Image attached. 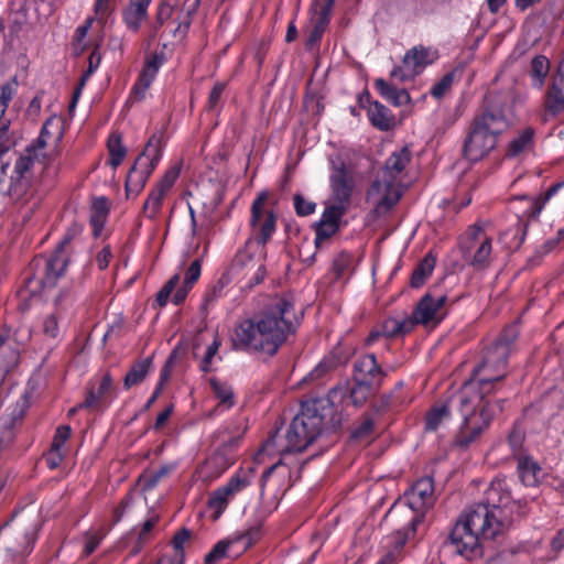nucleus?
Here are the masks:
<instances>
[{"mask_svg":"<svg viewBox=\"0 0 564 564\" xmlns=\"http://www.w3.org/2000/svg\"><path fill=\"white\" fill-rule=\"evenodd\" d=\"M151 0H130L129 7L123 13L127 26L137 31L147 17L148 7Z\"/></svg>","mask_w":564,"mask_h":564,"instance_id":"nucleus-28","label":"nucleus"},{"mask_svg":"<svg viewBox=\"0 0 564 564\" xmlns=\"http://www.w3.org/2000/svg\"><path fill=\"white\" fill-rule=\"evenodd\" d=\"M76 234L75 229H69L62 241L57 245L54 252L46 260L45 274L42 279L44 286L52 288L56 281L64 275L67 263L69 261V253L67 247Z\"/></svg>","mask_w":564,"mask_h":564,"instance_id":"nucleus-15","label":"nucleus"},{"mask_svg":"<svg viewBox=\"0 0 564 564\" xmlns=\"http://www.w3.org/2000/svg\"><path fill=\"white\" fill-rule=\"evenodd\" d=\"M17 86H18L17 79L12 78L10 82H8L7 84H4L1 87L0 101H2V104L9 106V102L11 101V99L15 93Z\"/></svg>","mask_w":564,"mask_h":564,"instance_id":"nucleus-63","label":"nucleus"},{"mask_svg":"<svg viewBox=\"0 0 564 564\" xmlns=\"http://www.w3.org/2000/svg\"><path fill=\"white\" fill-rule=\"evenodd\" d=\"M467 236L469 241L462 243L466 260L476 269L482 270L490 263L491 239L482 235L478 225H473Z\"/></svg>","mask_w":564,"mask_h":564,"instance_id":"nucleus-12","label":"nucleus"},{"mask_svg":"<svg viewBox=\"0 0 564 564\" xmlns=\"http://www.w3.org/2000/svg\"><path fill=\"white\" fill-rule=\"evenodd\" d=\"M339 228V225L318 223L316 226L315 243L319 245L323 240L330 238Z\"/></svg>","mask_w":564,"mask_h":564,"instance_id":"nucleus-54","label":"nucleus"},{"mask_svg":"<svg viewBox=\"0 0 564 564\" xmlns=\"http://www.w3.org/2000/svg\"><path fill=\"white\" fill-rule=\"evenodd\" d=\"M70 435V427L68 425H62L56 430L51 451L59 452L66 440Z\"/></svg>","mask_w":564,"mask_h":564,"instance_id":"nucleus-59","label":"nucleus"},{"mask_svg":"<svg viewBox=\"0 0 564 564\" xmlns=\"http://www.w3.org/2000/svg\"><path fill=\"white\" fill-rule=\"evenodd\" d=\"M213 392L218 400L217 409H230L235 404V394L231 386L226 382H221L216 378L209 380Z\"/></svg>","mask_w":564,"mask_h":564,"instance_id":"nucleus-32","label":"nucleus"},{"mask_svg":"<svg viewBox=\"0 0 564 564\" xmlns=\"http://www.w3.org/2000/svg\"><path fill=\"white\" fill-rule=\"evenodd\" d=\"M170 473V468L167 466L161 467L158 471L151 473L147 476L142 477V487L143 490H151L154 488L161 478L167 476Z\"/></svg>","mask_w":564,"mask_h":564,"instance_id":"nucleus-52","label":"nucleus"},{"mask_svg":"<svg viewBox=\"0 0 564 564\" xmlns=\"http://www.w3.org/2000/svg\"><path fill=\"white\" fill-rule=\"evenodd\" d=\"M267 199V194L262 192L253 200L250 224L258 234L254 241H248L245 248L237 252L232 261L234 268L247 269L246 276H249V288L261 283L265 276L264 246L275 230V215L272 210L263 208Z\"/></svg>","mask_w":564,"mask_h":564,"instance_id":"nucleus-5","label":"nucleus"},{"mask_svg":"<svg viewBox=\"0 0 564 564\" xmlns=\"http://www.w3.org/2000/svg\"><path fill=\"white\" fill-rule=\"evenodd\" d=\"M178 282H180V274L176 273L173 276H171V279L159 291V293L156 295V303L160 307L164 306L167 303L172 292L175 290Z\"/></svg>","mask_w":564,"mask_h":564,"instance_id":"nucleus-49","label":"nucleus"},{"mask_svg":"<svg viewBox=\"0 0 564 564\" xmlns=\"http://www.w3.org/2000/svg\"><path fill=\"white\" fill-rule=\"evenodd\" d=\"M534 131L531 128L524 129L516 139L509 143L508 156H517L527 150L533 139Z\"/></svg>","mask_w":564,"mask_h":564,"instance_id":"nucleus-39","label":"nucleus"},{"mask_svg":"<svg viewBox=\"0 0 564 564\" xmlns=\"http://www.w3.org/2000/svg\"><path fill=\"white\" fill-rule=\"evenodd\" d=\"M200 260L196 259L191 263L186 271L183 285L175 292L172 299L175 305H180L184 302L193 284L198 280L200 275Z\"/></svg>","mask_w":564,"mask_h":564,"instance_id":"nucleus-30","label":"nucleus"},{"mask_svg":"<svg viewBox=\"0 0 564 564\" xmlns=\"http://www.w3.org/2000/svg\"><path fill=\"white\" fill-rule=\"evenodd\" d=\"M447 301L446 295L444 294H432L431 292L426 293L417 303L412 316H410L411 321L414 322V326L416 324L422 325H437L446 315L445 303Z\"/></svg>","mask_w":564,"mask_h":564,"instance_id":"nucleus-14","label":"nucleus"},{"mask_svg":"<svg viewBox=\"0 0 564 564\" xmlns=\"http://www.w3.org/2000/svg\"><path fill=\"white\" fill-rule=\"evenodd\" d=\"M372 387L368 384L357 383L351 388L349 399L355 406H361L368 399Z\"/></svg>","mask_w":564,"mask_h":564,"instance_id":"nucleus-47","label":"nucleus"},{"mask_svg":"<svg viewBox=\"0 0 564 564\" xmlns=\"http://www.w3.org/2000/svg\"><path fill=\"white\" fill-rule=\"evenodd\" d=\"M386 372L378 365L373 354L358 358L354 365V380L357 383L368 384L372 388L380 387Z\"/></svg>","mask_w":564,"mask_h":564,"instance_id":"nucleus-18","label":"nucleus"},{"mask_svg":"<svg viewBox=\"0 0 564 564\" xmlns=\"http://www.w3.org/2000/svg\"><path fill=\"white\" fill-rule=\"evenodd\" d=\"M13 440L12 421H0V452Z\"/></svg>","mask_w":564,"mask_h":564,"instance_id":"nucleus-58","label":"nucleus"},{"mask_svg":"<svg viewBox=\"0 0 564 564\" xmlns=\"http://www.w3.org/2000/svg\"><path fill=\"white\" fill-rule=\"evenodd\" d=\"M164 195L165 194L162 193V191H159L156 188H153L150 192L142 207V213L145 217H148L149 219H154L156 217L162 207Z\"/></svg>","mask_w":564,"mask_h":564,"instance_id":"nucleus-38","label":"nucleus"},{"mask_svg":"<svg viewBox=\"0 0 564 564\" xmlns=\"http://www.w3.org/2000/svg\"><path fill=\"white\" fill-rule=\"evenodd\" d=\"M174 6L175 2L162 0V2L159 6L155 22L152 26L151 36L155 37L158 35L160 28L172 17Z\"/></svg>","mask_w":564,"mask_h":564,"instance_id":"nucleus-43","label":"nucleus"},{"mask_svg":"<svg viewBox=\"0 0 564 564\" xmlns=\"http://www.w3.org/2000/svg\"><path fill=\"white\" fill-rule=\"evenodd\" d=\"M332 199L335 203L348 205L355 188V180L352 172L344 162H333L332 173L329 176Z\"/></svg>","mask_w":564,"mask_h":564,"instance_id":"nucleus-16","label":"nucleus"},{"mask_svg":"<svg viewBox=\"0 0 564 564\" xmlns=\"http://www.w3.org/2000/svg\"><path fill=\"white\" fill-rule=\"evenodd\" d=\"M508 127L501 109L490 106L474 118L470 131L464 142L463 154L469 162H478L495 149L497 137Z\"/></svg>","mask_w":564,"mask_h":564,"instance_id":"nucleus-8","label":"nucleus"},{"mask_svg":"<svg viewBox=\"0 0 564 564\" xmlns=\"http://www.w3.org/2000/svg\"><path fill=\"white\" fill-rule=\"evenodd\" d=\"M162 155V137L154 133L150 137L144 149L137 158L126 180V191L139 194L144 187L148 178L156 167Z\"/></svg>","mask_w":564,"mask_h":564,"instance_id":"nucleus-10","label":"nucleus"},{"mask_svg":"<svg viewBox=\"0 0 564 564\" xmlns=\"http://www.w3.org/2000/svg\"><path fill=\"white\" fill-rule=\"evenodd\" d=\"M416 529L412 531V519L410 520V524L406 529L398 530L394 536V547L393 551L398 554L400 553L403 545L406 543L408 540L411 539L412 535H414Z\"/></svg>","mask_w":564,"mask_h":564,"instance_id":"nucleus-55","label":"nucleus"},{"mask_svg":"<svg viewBox=\"0 0 564 564\" xmlns=\"http://www.w3.org/2000/svg\"><path fill=\"white\" fill-rule=\"evenodd\" d=\"M293 202L295 212L299 216H308L315 212L316 204L306 200L301 194H295Z\"/></svg>","mask_w":564,"mask_h":564,"instance_id":"nucleus-51","label":"nucleus"},{"mask_svg":"<svg viewBox=\"0 0 564 564\" xmlns=\"http://www.w3.org/2000/svg\"><path fill=\"white\" fill-rule=\"evenodd\" d=\"M375 87L378 89L380 95L397 107L406 105L410 102V95L405 89H399L393 84L388 83L382 78L375 80Z\"/></svg>","mask_w":564,"mask_h":564,"instance_id":"nucleus-27","label":"nucleus"},{"mask_svg":"<svg viewBox=\"0 0 564 564\" xmlns=\"http://www.w3.org/2000/svg\"><path fill=\"white\" fill-rule=\"evenodd\" d=\"M414 327V322L410 317L403 319L388 318L386 319L380 330H372L367 339L368 343L375 341L380 336L395 337L410 333Z\"/></svg>","mask_w":564,"mask_h":564,"instance_id":"nucleus-24","label":"nucleus"},{"mask_svg":"<svg viewBox=\"0 0 564 564\" xmlns=\"http://www.w3.org/2000/svg\"><path fill=\"white\" fill-rule=\"evenodd\" d=\"M550 72V61L543 56L538 55L531 61V77L534 87L541 88Z\"/></svg>","mask_w":564,"mask_h":564,"instance_id":"nucleus-35","label":"nucleus"},{"mask_svg":"<svg viewBox=\"0 0 564 564\" xmlns=\"http://www.w3.org/2000/svg\"><path fill=\"white\" fill-rule=\"evenodd\" d=\"M437 57L438 54L436 50L416 45L404 54L402 63L406 64L409 73L415 72V76H417L427 65L433 64Z\"/></svg>","mask_w":564,"mask_h":564,"instance_id":"nucleus-22","label":"nucleus"},{"mask_svg":"<svg viewBox=\"0 0 564 564\" xmlns=\"http://www.w3.org/2000/svg\"><path fill=\"white\" fill-rule=\"evenodd\" d=\"M46 145V139L43 135H39L37 139L30 144L22 155H30L32 158V165L35 161L40 160L41 156H44L41 152Z\"/></svg>","mask_w":564,"mask_h":564,"instance_id":"nucleus-53","label":"nucleus"},{"mask_svg":"<svg viewBox=\"0 0 564 564\" xmlns=\"http://www.w3.org/2000/svg\"><path fill=\"white\" fill-rule=\"evenodd\" d=\"M115 390L113 378L109 371L102 372L87 387V395L79 404L82 409H99L101 402Z\"/></svg>","mask_w":564,"mask_h":564,"instance_id":"nucleus-19","label":"nucleus"},{"mask_svg":"<svg viewBox=\"0 0 564 564\" xmlns=\"http://www.w3.org/2000/svg\"><path fill=\"white\" fill-rule=\"evenodd\" d=\"M249 485L250 479L247 475L241 476L237 474L225 486L214 490L208 499V507L214 511V519H218L227 508L230 499Z\"/></svg>","mask_w":564,"mask_h":564,"instance_id":"nucleus-17","label":"nucleus"},{"mask_svg":"<svg viewBox=\"0 0 564 564\" xmlns=\"http://www.w3.org/2000/svg\"><path fill=\"white\" fill-rule=\"evenodd\" d=\"M563 187V182L555 183L545 192L544 195H541L532 199V207L529 216L533 218L538 217L540 213L543 210L545 204Z\"/></svg>","mask_w":564,"mask_h":564,"instance_id":"nucleus-41","label":"nucleus"},{"mask_svg":"<svg viewBox=\"0 0 564 564\" xmlns=\"http://www.w3.org/2000/svg\"><path fill=\"white\" fill-rule=\"evenodd\" d=\"M345 397L344 388H333L327 397L304 402L288 429L283 452H302L318 437L335 432L343 422L336 403Z\"/></svg>","mask_w":564,"mask_h":564,"instance_id":"nucleus-4","label":"nucleus"},{"mask_svg":"<svg viewBox=\"0 0 564 564\" xmlns=\"http://www.w3.org/2000/svg\"><path fill=\"white\" fill-rule=\"evenodd\" d=\"M523 440H524L523 434L518 430H513L508 436V443L514 454L516 459L518 456H523L521 454V447H522Z\"/></svg>","mask_w":564,"mask_h":564,"instance_id":"nucleus-61","label":"nucleus"},{"mask_svg":"<svg viewBox=\"0 0 564 564\" xmlns=\"http://www.w3.org/2000/svg\"><path fill=\"white\" fill-rule=\"evenodd\" d=\"M411 152L406 147L393 152L384 166L371 183L367 192V202L373 205L376 217L387 215L402 197L400 175L410 163Z\"/></svg>","mask_w":564,"mask_h":564,"instance_id":"nucleus-7","label":"nucleus"},{"mask_svg":"<svg viewBox=\"0 0 564 564\" xmlns=\"http://www.w3.org/2000/svg\"><path fill=\"white\" fill-rule=\"evenodd\" d=\"M300 324L293 303L285 297H274L258 316L236 327L232 344L237 349L273 356Z\"/></svg>","mask_w":564,"mask_h":564,"instance_id":"nucleus-3","label":"nucleus"},{"mask_svg":"<svg viewBox=\"0 0 564 564\" xmlns=\"http://www.w3.org/2000/svg\"><path fill=\"white\" fill-rule=\"evenodd\" d=\"M109 164L116 169L121 164L127 155V148L122 143V135L113 132L109 135L108 142Z\"/></svg>","mask_w":564,"mask_h":564,"instance_id":"nucleus-33","label":"nucleus"},{"mask_svg":"<svg viewBox=\"0 0 564 564\" xmlns=\"http://www.w3.org/2000/svg\"><path fill=\"white\" fill-rule=\"evenodd\" d=\"M43 332L46 336L51 338L57 337L59 329L57 317L55 314H51L44 319Z\"/></svg>","mask_w":564,"mask_h":564,"instance_id":"nucleus-62","label":"nucleus"},{"mask_svg":"<svg viewBox=\"0 0 564 564\" xmlns=\"http://www.w3.org/2000/svg\"><path fill=\"white\" fill-rule=\"evenodd\" d=\"M455 78V72L445 74L432 88L431 95L435 98H442L452 87Z\"/></svg>","mask_w":564,"mask_h":564,"instance_id":"nucleus-48","label":"nucleus"},{"mask_svg":"<svg viewBox=\"0 0 564 564\" xmlns=\"http://www.w3.org/2000/svg\"><path fill=\"white\" fill-rule=\"evenodd\" d=\"M368 116L371 123L382 131L389 130L394 123V118L389 109L378 101L369 107Z\"/></svg>","mask_w":564,"mask_h":564,"instance_id":"nucleus-31","label":"nucleus"},{"mask_svg":"<svg viewBox=\"0 0 564 564\" xmlns=\"http://www.w3.org/2000/svg\"><path fill=\"white\" fill-rule=\"evenodd\" d=\"M347 206L348 205H346V204H339V203H335L333 200V204L325 208L319 221L326 223V224L339 225V220H340L341 216L344 215Z\"/></svg>","mask_w":564,"mask_h":564,"instance_id":"nucleus-44","label":"nucleus"},{"mask_svg":"<svg viewBox=\"0 0 564 564\" xmlns=\"http://www.w3.org/2000/svg\"><path fill=\"white\" fill-rule=\"evenodd\" d=\"M152 368V357L144 358L132 365L123 378V388L131 389L143 382Z\"/></svg>","mask_w":564,"mask_h":564,"instance_id":"nucleus-29","label":"nucleus"},{"mask_svg":"<svg viewBox=\"0 0 564 564\" xmlns=\"http://www.w3.org/2000/svg\"><path fill=\"white\" fill-rule=\"evenodd\" d=\"M9 121L0 123V159L6 160L10 150L11 141L9 139Z\"/></svg>","mask_w":564,"mask_h":564,"instance_id":"nucleus-56","label":"nucleus"},{"mask_svg":"<svg viewBox=\"0 0 564 564\" xmlns=\"http://www.w3.org/2000/svg\"><path fill=\"white\" fill-rule=\"evenodd\" d=\"M178 175H180V169L176 166L171 167L170 170H167L165 172V174L163 175L161 181L158 183L155 188L159 191H162V193L165 194L173 187Z\"/></svg>","mask_w":564,"mask_h":564,"instance_id":"nucleus-50","label":"nucleus"},{"mask_svg":"<svg viewBox=\"0 0 564 564\" xmlns=\"http://www.w3.org/2000/svg\"><path fill=\"white\" fill-rule=\"evenodd\" d=\"M32 158L30 155H21L15 161L7 189V195L13 202L26 200L32 195Z\"/></svg>","mask_w":564,"mask_h":564,"instance_id":"nucleus-13","label":"nucleus"},{"mask_svg":"<svg viewBox=\"0 0 564 564\" xmlns=\"http://www.w3.org/2000/svg\"><path fill=\"white\" fill-rule=\"evenodd\" d=\"M333 3L334 0H314L311 23H315L326 29L330 20Z\"/></svg>","mask_w":564,"mask_h":564,"instance_id":"nucleus-37","label":"nucleus"},{"mask_svg":"<svg viewBox=\"0 0 564 564\" xmlns=\"http://www.w3.org/2000/svg\"><path fill=\"white\" fill-rule=\"evenodd\" d=\"M517 470L524 486L533 487L539 482L541 467L530 456L517 457Z\"/></svg>","mask_w":564,"mask_h":564,"instance_id":"nucleus-25","label":"nucleus"},{"mask_svg":"<svg viewBox=\"0 0 564 564\" xmlns=\"http://www.w3.org/2000/svg\"><path fill=\"white\" fill-rule=\"evenodd\" d=\"M238 438L232 437L226 444L216 449L208 463L213 465L218 474L225 471L235 462L232 449L237 446Z\"/></svg>","mask_w":564,"mask_h":564,"instance_id":"nucleus-26","label":"nucleus"},{"mask_svg":"<svg viewBox=\"0 0 564 564\" xmlns=\"http://www.w3.org/2000/svg\"><path fill=\"white\" fill-rule=\"evenodd\" d=\"M107 213L108 205L106 198L100 197L93 202L90 223L95 228V235H98L102 228Z\"/></svg>","mask_w":564,"mask_h":564,"instance_id":"nucleus-40","label":"nucleus"},{"mask_svg":"<svg viewBox=\"0 0 564 564\" xmlns=\"http://www.w3.org/2000/svg\"><path fill=\"white\" fill-rule=\"evenodd\" d=\"M231 544H235V541H232L231 536H229L227 540L219 541L213 547V550L208 554H206V556L204 558V563L205 564H215L218 561H220L221 558H224L226 556L228 547Z\"/></svg>","mask_w":564,"mask_h":564,"instance_id":"nucleus-45","label":"nucleus"},{"mask_svg":"<svg viewBox=\"0 0 564 564\" xmlns=\"http://www.w3.org/2000/svg\"><path fill=\"white\" fill-rule=\"evenodd\" d=\"M519 334L517 323L507 326L485 350L481 362L473 371V377L465 382L475 383L476 394L481 397L482 402L489 401L487 395L495 390L496 383L505 378L508 358L516 349Z\"/></svg>","mask_w":564,"mask_h":564,"instance_id":"nucleus-6","label":"nucleus"},{"mask_svg":"<svg viewBox=\"0 0 564 564\" xmlns=\"http://www.w3.org/2000/svg\"><path fill=\"white\" fill-rule=\"evenodd\" d=\"M260 528H261V524L258 523V524L250 527L248 530H246L243 532H237L231 535L232 541H235V543L243 541L245 542L243 549L247 550L259 539Z\"/></svg>","mask_w":564,"mask_h":564,"instance_id":"nucleus-46","label":"nucleus"},{"mask_svg":"<svg viewBox=\"0 0 564 564\" xmlns=\"http://www.w3.org/2000/svg\"><path fill=\"white\" fill-rule=\"evenodd\" d=\"M408 506L414 514L412 516V531H414L424 519L425 511L433 507L435 501L434 481L431 477L419 479L406 496Z\"/></svg>","mask_w":564,"mask_h":564,"instance_id":"nucleus-11","label":"nucleus"},{"mask_svg":"<svg viewBox=\"0 0 564 564\" xmlns=\"http://www.w3.org/2000/svg\"><path fill=\"white\" fill-rule=\"evenodd\" d=\"M200 4V0H185L182 7V12L185 13L183 21L174 29L173 35L178 39H183L187 33V30L192 22V17L197 12Z\"/></svg>","mask_w":564,"mask_h":564,"instance_id":"nucleus-36","label":"nucleus"},{"mask_svg":"<svg viewBox=\"0 0 564 564\" xmlns=\"http://www.w3.org/2000/svg\"><path fill=\"white\" fill-rule=\"evenodd\" d=\"M375 422L370 417H365L352 431L351 440L360 443H369L373 435Z\"/></svg>","mask_w":564,"mask_h":564,"instance_id":"nucleus-42","label":"nucleus"},{"mask_svg":"<svg viewBox=\"0 0 564 564\" xmlns=\"http://www.w3.org/2000/svg\"><path fill=\"white\" fill-rule=\"evenodd\" d=\"M40 529L39 514L34 509L14 514L1 531L2 543L12 555L29 554Z\"/></svg>","mask_w":564,"mask_h":564,"instance_id":"nucleus-9","label":"nucleus"},{"mask_svg":"<svg viewBox=\"0 0 564 564\" xmlns=\"http://www.w3.org/2000/svg\"><path fill=\"white\" fill-rule=\"evenodd\" d=\"M325 30H326L325 28L317 25L315 23H312V28L308 32V36L306 40V46L308 48L314 47L322 39V35L325 32Z\"/></svg>","mask_w":564,"mask_h":564,"instance_id":"nucleus-64","label":"nucleus"},{"mask_svg":"<svg viewBox=\"0 0 564 564\" xmlns=\"http://www.w3.org/2000/svg\"><path fill=\"white\" fill-rule=\"evenodd\" d=\"M165 56L163 53H152L150 54L144 63L143 69L140 73V76L137 83L133 86V94L142 99L144 97L145 91L150 87L151 83L156 76L160 67L164 64Z\"/></svg>","mask_w":564,"mask_h":564,"instance_id":"nucleus-21","label":"nucleus"},{"mask_svg":"<svg viewBox=\"0 0 564 564\" xmlns=\"http://www.w3.org/2000/svg\"><path fill=\"white\" fill-rule=\"evenodd\" d=\"M502 481L486 491V503H478L459 517L449 533L447 545L468 560L481 555L480 539L494 540L509 523L503 519L508 494H501Z\"/></svg>","mask_w":564,"mask_h":564,"instance_id":"nucleus-1","label":"nucleus"},{"mask_svg":"<svg viewBox=\"0 0 564 564\" xmlns=\"http://www.w3.org/2000/svg\"><path fill=\"white\" fill-rule=\"evenodd\" d=\"M19 348L8 339V330L0 332V384L19 361Z\"/></svg>","mask_w":564,"mask_h":564,"instance_id":"nucleus-23","label":"nucleus"},{"mask_svg":"<svg viewBox=\"0 0 564 564\" xmlns=\"http://www.w3.org/2000/svg\"><path fill=\"white\" fill-rule=\"evenodd\" d=\"M435 258L429 253L419 263L411 276V286L420 288L424 284L426 278L433 272L435 267Z\"/></svg>","mask_w":564,"mask_h":564,"instance_id":"nucleus-34","label":"nucleus"},{"mask_svg":"<svg viewBox=\"0 0 564 564\" xmlns=\"http://www.w3.org/2000/svg\"><path fill=\"white\" fill-rule=\"evenodd\" d=\"M475 383H464L459 392L448 401L434 405L426 414L425 430L436 431L448 422L453 413L459 414L462 424L454 440V445L467 448L486 431L496 414L502 410L503 400L481 401L476 394Z\"/></svg>","mask_w":564,"mask_h":564,"instance_id":"nucleus-2","label":"nucleus"},{"mask_svg":"<svg viewBox=\"0 0 564 564\" xmlns=\"http://www.w3.org/2000/svg\"><path fill=\"white\" fill-rule=\"evenodd\" d=\"M545 110L552 115L564 112V59L558 64L556 73L545 95Z\"/></svg>","mask_w":564,"mask_h":564,"instance_id":"nucleus-20","label":"nucleus"},{"mask_svg":"<svg viewBox=\"0 0 564 564\" xmlns=\"http://www.w3.org/2000/svg\"><path fill=\"white\" fill-rule=\"evenodd\" d=\"M225 88H226L225 83L219 82L214 85V87L212 88V90L209 93L208 100H207L206 107H207L208 111H213L217 107Z\"/></svg>","mask_w":564,"mask_h":564,"instance_id":"nucleus-60","label":"nucleus"},{"mask_svg":"<svg viewBox=\"0 0 564 564\" xmlns=\"http://www.w3.org/2000/svg\"><path fill=\"white\" fill-rule=\"evenodd\" d=\"M191 538H192L191 530H188L186 528H182L181 530H178L172 540V545H173L174 552L184 553V544L187 541H189Z\"/></svg>","mask_w":564,"mask_h":564,"instance_id":"nucleus-57","label":"nucleus"}]
</instances>
